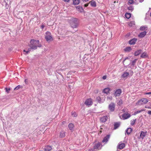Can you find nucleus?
Segmentation results:
<instances>
[{
    "label": "nucleus",
    "instance_id": "1",
    "mask_svg": "<svg viewBox=\"0 0 151 151\" xmlns=\"http://www.w3.org/2000/svg\"><path fill=\"white\" fill-rule=\"evenodd\" d=\"M29 47V51L35 50L37 49V47H41L42 45L40 43V41L38 40L32 39L30 40V43L28 45Z\"/></svg>",
    "mask_w": 151,
    "mask_h": 151
},
{
    "label": "nucleus",
    "instance_id": "2",
    "mask_svg": "<svg viewBox=\"0 0 151 151\" xmlns=\"http://www.w3.org/2000/svg\"><path fill=\"white\" fill-rule=\"evenodd\" d=\"M148 102L147 99L145 98H143L139 100L137 102L136 104L137 105H141L146 104Z\"/></svg>",
    "mask_w": 151,
    "mask_h": 151
},
{
    "label": "nucleus",
    "instance_id": "3",
    "mask_svg": "<svg viewBox=\"0 0 151 151\" xmlns=\"http://www.w3.org/2000/svg\"><path fill=\"white\" fill-rule=\"evenodd\" d=\"M130 114H119V116L122 119L125 120L130 117Z\"/></svg>",
    "mask_w": 151,
    "mask_h": 151
},
{
    "label": "nucleus",
    "instance_id": "4",
    "mask_svg": "<svg viewBox=\"0 0 151 151\" xmlns=\"http://www.w3.org/2000/svg\"><path fill=\"white\" fill-rule=\"evenodd\" d=\"M45 39L47 42H50L52 40V38L51 35V33L49 32H47L46 33Z\"/></svg>",
    "mask_w": 151,
    "mask_h": 151
},
{
    "label": "nucleus",
    "instance_id": "5",
    "mask_svg": "<svg viewBox=\"0 0 151 151\" xmlns=\"http://www.w3.org/2000/svg\"><path fill=\"white\" fill-rule=\"evenodd\" d=\"M71 27L73 28H76V19L72 18L69 21Z\"/></svg>",
    "mask_w": 151,
    "mask_h": 151
},
{
    "label": "nucleus",
    "instance_id": "6",
    "mask_svg": "<svg viewBox=\"0 0 151 151\" xmlns=\"http://www.w3.org/2000/svg\"><path fill=\"white\" fill-rule=\"evenodd\" d=\"M84 104L87 106H90L92 104V101L91 99H86L84 102Z\"/></svg>",
    "mask_w": 151,
    "mask_h": 151
},
{
    "label": "nucleus",
    "instance_id": "7",
    "mask_svg": "<svg viewBox=\"0 0 151 151\" xmlns=\"http://www.w3.org/2000/svg\"><path fill=\"white\" fill-rule=\"evenodd\" d=\"M122 93V90L121 89H119L116 90L114 93V95L115 96H119Z\"/></svg>",
    "mask_w": 151,
    "mask_h": 151
},
{
    "label": "nucleus",
    "instance_id": "8",
    "mask_svg": "<svg viewBox=\"0 0 151 151\" xmlns=\"http://www.w3.org/2000/svg\"><path fill=\"white\" fill-rule=\"evenodd\" d=\"M125 146L124 143L120 142L117 146V148L118 149H122L125 147Z\"/></svg>",
    "mask_w": 151,
    "mask_h": 151
},
{
    "label": "nucleus",
    "instance_id": "9",
    "mask_svg": "<svg viewBox=\"0 0 151 151\" xmlns=\"http://www.w3.org/2000/svg\"><path fill=\"white\" fill-rule=\"evenodd\" d=\"M101 144L99 142H98L94 145L93 147L94 149H98V150L101 148Z\"/></svg>",
    "mask_w": 151,
    "mask_h": 151
},
{
    "label": "nucleus",
    "instance_id": "10",
    "mask_svg": "<svg viewBox=\"0 0 151 151\" xmlns=\"http://www.w3.org/2000/svg\"><path fill=\"white\" fill-rule=\"evenodd\" d=\"M115 104L114 103H111L109 106V108L111 111H113L114 109Z\"/></svg>",
    "mask_w": 151,
    "mask_h": 151
},
{
    "label": "nucleus",
    "instance_id": "11",
    "mask_svg": "<svg viewBox=\"0 0 151 151\" xmlns=\"http://www.w3.org/2000/svg\"><path fill=\"white\" fill-rule=\"evenodd\" d=\"M107 119L108 117L107 116H104L101 117L100 118V120L101 122H106Z\"/></svg>",
    "mask_w": 151,
    "mask_h": 151
},
{
    "label": "nucleus",
    "instance_id": "12",
    "mask_svg": "<svg viewBox=\"0 0 151 151\" xmlns=\"http://www.w3.org/2000/svg\"><path fill=\"white\" fill-rule=\"evenodd\" d=\"M137 41V39L134 38L129 41V44L130 45H134L135 43Z\"/></svg>",
    "mask_w": 151,
    "mask_h": 151
},
{
    "label": "nucleus",
    "instance_id": "13",
    "mask_svg": "<svg viewBox=\"0 0 151 151\" xmlns=\"http://www.w3.org/2000/svg\"><path fill=\"white\" fill-rule=\"evenodd\" d=\"M146 134V132L142 131L139 136L140 138L143 139V138L145 137Z\"/></svg>",
    "mask_w": 151,
    "mask_h": 151
},
{
    "label": "nucleus",
    "instance_id": "14",
    "mask_svg": "<svg viewBox=\"0 0 151 151\" xmlns=\"http://www.w3.org/2000/svg\"><path fill=\"white\" fill-rule=\"evenodd\" d=\"M110 137V136L109 135H107L106 137H105L103 140L102 141V142H105L106 143L108 141Z\"/></svg>",
    "mask_w": 151,
    "mask_h": 151
},
{
    "label": "nucleus",
    "instance_id": "15",
    "mask_svg": "<svg viewBox=\"0 0 151 151\" xmlns=\"http://www.w3.org/2000/svg\"><path fill=\"white\" fill-rule=\"evenodd\" d=\"M146 31L143 32L139 35V37L141 38L143 37L146 35Z\"/></svg>",
    "mask_w": 151,
    "mask_h": 151
},
{
    "label": "nucleus",
    "instance_id": "16",
    "mask_svg": "<svg viewBox=\"0 0 151 151\" xmlns=\"http://www.w3.org/2000/svg\"><path fill=\"white\" fill-rule=\"evenodd\" d=\"M52 149V147L50 146H46L44 148V150L45 151H50Z\"/></svg>",
    "mask_w": 151,
    "mask_h": 151
},
{
    "label": "nucleus",
    "instance_id": "17",
    "mask_svg": "<svg viewBox=\"0 0 151 151\" xmlns=\"http://www.w3.org/2000/svg\"><path fill=\"white\" fill-rule=\"evenodd\" d=\"M76 9L78 10L79 12H84V10L82 7L80 6L76 7Z\"/></svg>",
    "mask_w": 151,
    "mask_h": 151
},
{
    "label": "nucleus",
    "instance_id": "18",
    "mask_svg": "<svg viewBox=\"0 0 151 151\" xmlns=\"http://www.w3.org/2000/svg\"><path fill=\"white\" fill-rule=\"evenodd\" d=\"M68 127L70 130H72L74 129L75 126L73 124L70 123L69 124Z\"/></svg>",
    "mask_w": 151,
    "mask_h": 151
},
{
    "label": "nucleus",
    "instance_id": "19",
    "mask_svg": "<svg viewBox=\"0 0 151 151\" xmlns=\"http://www.w3.org/2000/svg\"><path fill=\"white\" fill-rule=\"evenodd\" d=\"M65 136V132L63 131H61L60 132V136L61 138H63Z\"/></svg>",
    "mask_w": 151,
    "mask_h": 151
},
{
    "label": "nucleus",
    "instance_id": "20",
    "mask_svg": "<svg viewBox=\"0 0 151 151\" xmlns=\"http://www.w3.org/2000/svg\"><path fill=\"white\" fill-rule=\"evenodd\" d=\"M142 50H139L136 51L134 53L135 56H137L140 54L142 52Z\"/></svg>",
    "mask_w": 151,
    "mask_h": 151
},
{
    "label": "nucleus",
    "instance_id": "21",
    "mask_svg": "<svg viewBox=\"0 0 151 151\" xmlns=\"http://www.w3.org/2000/svg\"><path fill=\"white\" fill-rule=\"evenodd\" d=\"M129 73L128 72H124L122 75L123 78H125L129 75Z\"/></svg>",
    "mask_w": 151,
    "mask_h": 151
},
{
    "label": "nucleus",
    "instance_id": "22",
    "mask_svg": "<svg viewBox=\"0 0 151 151\" xmlns=\"http://www.w3.org/2000/svg\"><path fill=\"white\" fill-rule=\"evenodd\" d=\"M132 131V129L130 128H128L126 131V132L128 134H130V133H131V132Z\"/></svg>",
    "mask_w": 151,
    "mask_h": 151
},
{
    "label": "nucleus",
    "instance_id": "23",
    "mask_svg": "<svg viewBox=\"0 0 151 151\" xmlns=\"http://www.w3.org/2000/svg\"><path fill=\"white\" fill-rule=\"evenodd\" d=\"M91 5L92 6L95 7L96 6V3L95 1H91L90 2Z\"/></svg>",
    "mask_w": 151,
    "mask_h": 151
},
{
    "label": "nucleus",
    "instance_id": "24",
    "mask_svg": "<svg viewBox=\"0 0 151 151\" xmlns=\"http://www.w3.org/2000/svg\"><path fill=\"white\" fill-rule=\"evenodd\" d=\"M125 16L128 19L130 17L131 14L130 13H127L125 14Z\"/></svg>",
    "mask_w": 151,
    "mask_h": 151
},
{
    "label": "nucleus",
    "instance_id": "25",
    "mask_svg": "<svg viewBox=\"0 0 151 151\" xmlns=\"http://www.w3.org/2000/svg\"><path fill=\"white\" fill-rule=\"evenodd\" d=\"M109 88H105L104 90L103 91H104V93H108L109 92Z\"/></svg>",
    "mask_w": 151,
    "mask_h": 151
},
{
    "label": "nucleus",
    "instance_id": "26",
    "mask_svg": "<svg viewBox=\"0 0 151 151\" xmlns=\"http://www.w3.org/2000/svg\"><path fill=\"white\" fill-rule=\"evenodd\" d=\"M131 50V49L130 47H127L124 49V51L126 52H129Z\"/></svg>",
    "mask_w": 151,
    "mask_h": 151
},
{
    "label": "nucleus",
    "instance_id": "27",
    "mask_svg": "<svg viewBox=\"0 0 151 151\" xmlns=\"http://www.w3.org/2000/svg\"><path fill=\"white\" fill-rule=\"evenodd\" d=\"M147 56V54L146 53H143L141 55V58H145Z\"/></svg>",
    "mask_w": 151,
    "mask_h": 151
},
{
    "label": "nucleus",
    "instance_id": "28",
    "mask_svg": "<svg viewBox=\"0 0 151 151\" xmlns=\"http://www.w3.org/2000/svg\"><path fill=\"white\" fill-rule=\"evenodd\" d=\"M120 125V124L119 123H115L114 124V129H117L118 127H119Z\"/></svg>",
    "mask_w": 151,
    "mask_h": 151
},
{
    "label": "nucleus",
    "instance_id": "29",
    "mask_svg": "<svg viewBox=\"0 0 151 151\" xmlns=\"http://www.w3.org/2000/svg\"><path fill=\"white\" fill-rule=\"evenodd\" d=\"M137 59H135V60H133L132 62L131 65H132V66L134 65H135V64L136 63V62H137Z\"/></svg>",
    "mask_w": 151,
    "mask_h": 151
},
{
    "label": "nucleus",
    "instance_id": "30",
    "mask_svg": "<svg viewBox=\"0 0 151 151\" xmlns=\"http://www.w3.org/2000/svg\"><path fill=\"white\" fill-rule=\"evenodd\" d=\"M122 104V99H120L119 100L118 102L117 103V104L119 106L121 105Z\"/></svg>",
    "mask_w": 151,
    "mask_h": 151
},
{
    "label": "nucleus",
    "instance_id": "31",
    "mask_svg": "<svg viewBox=\"0 0 151 151\" xmlns=\"http://www.w3.org/2000/svg\"><path fill=\"white\" fill-rule=\"evenodd\" d=\"M147 27L145 26L141 27L140 28V30L142 31L144 30L145 28H147Z\"/></svg>",
    "mask_w": 151,
    "mask_h": 151
},
{
    "label": "nucleus",
    "instance_id": "32",
    "mask_svg": "<svg viewBox=\"0 0 151 151\" xmlns=\"http://www.w3.org/2000/svg\"><path fill=\"white\" fill-rule=\"evenodd\" d=\"M22 86L20 85H18L14 88V90H18L19 88H22Z\"/></svg>",
    "mask_w": 151,
    "mask_h": 151
},
{
    "label": "nucleus",
    "instance_id": "33",
    "mask_svg": "<svg viewBox=\"0 0 151 151\" xmlns=\"http://www.w3.org/2000/svg\"><path fill=\"white\" fill-rule=\"evenodd\" d=\"M6 90V91L8 93L9 92V91L10 90V88H6L5 89Z\"/></svg>",
    "mask_w": 151,
    "mask_h": 151
},
{
    "label": "nucleus",
    "instance_id": "34",
    "mask_svg": "<svg viewBox=\"0 0 151 151\" xmlns=\"http://www.w3.org/2000/svg\"><path fill=\"white\" fill-rule=\"evenodd\" d=\"M128 9L129 10L131 11H132L133 10V9H134L133 7L132 6H130L129 7H128Z\"/></svg>",
    "mask_w": 151,
    "mask_h": 151
},
{
    "label": "nucleus",
    "instance_id": "35",
    "mask_svg": "<svg viewBox=\"0 0 151 151\" xmlns=\"http://www.w3.org/2000/svg\"><path fill=\"white\" fill-rule=\"evenodd\" d=\"M134 3L133 0H129L128 3L129 4H131Z\"/></svg>",
    "mask_w": 151,
    "mask_h": 151
},
{
    "label": "nucleus",
    "instance_id": "36",
    "mask_svg": "<svg viewBox=\"0 0 151 151\" xmlns=\"http://www.w3.org/2000/svg\"><path fill=\"white\" fill-rule=\"evenodd\" d=\"M144 109H142L140 110H138L136 112H135L134 113H139L141 112H142V111H144Z\"/></svg>",
    "mask_w": 151,
    "mask_h": 151
},
{
    "label": "nucleus",
    "instance_id": "37",
    "mask_svg": "<svg viewBox=\"0 0 151 151\" xmlns=\"http://www.w3.org/2000/svg\"><path fill=\"white\" fill-rule=\"evenodd\" d=\"M97 99L98 101V102H100V100L101 99L100 97L99 96H98L97 98Z\"/></svg>",
    "mask_w": 151,
    "mask_h": 151
},
{
    "label": "nucleus",
    "instance_id": "38",
    "mask_svg": "<svg viewBox=\"0 0 151 151\" xmlns=\"http://www.w3.org/2000/svg\"><path fill=\"white\" fill-rule=\"evenodd\" d=\"M80 3L79 0H76V5L79 4Z\"/></svg>",
    "mask_w": 151,
    "mask_h": 151
},
{
    "label": "nucleus",
    "instance_id": "39",
    "mask_svg": "<svg viewBox=\"0 0 151 151\" xmlns=\"http://www.w3.org/2000/svg\"><path fill=\"white\" fill-rule=\"evenodd\" d=\"M134 123H135V121L134 120H133L131 122V124L132 125H133L134 124Z\"/></svg>",
    "mask_w": 151,
    "mask_h": 151
},
{
    "label": "nucleus",
    "instance_id": "40",
    "mask_svg": "<svg viewBox=\"0 0 151 151\" xmlns=\"http://www.w3.org/2000/svg\"><path fill=\"white\" fill-rule=\"evenodd\" d=\"M29 51V48L28 49V50L27 51H26V53H25V54H27L30 51Z\"/></svg>",
    "mask_w": 151,
    "mask_h": 151
},
{
    "label": "nucleus",
    "instance_id": "41",
    "mask_svg": "<svg viewBox=\"0 0 151 151\" xmlns=\"http://www.w3.org/2000/svg\"><path fill=\"white\" fill-rule=\"evenodd\" d=\"M73 4L74 5H76V0H73Z\"/></svg>",
    "mask_w": 151,
    "mask_h": 151
},
{
    "label": "nucleus",
    "instance_id": "42",
    "mask_svg": "<svg viewBox=\"0 0 151 151\" xmlns=\"http://www.w3.org/2000/svg\"><path fill=\"white\" fill-rule=\"evenodd\" d=\"M106 76H104L102 78L104 80V79H106Z\"/></svg>",
    "mask_w": 151,
    "mask_h": 151
},
{
    "label": "nucleus",
    "instance_id": "43",
    "mask_svg": "<svg viewBox=\"0 0 151 151\" xmlns=\"http://www.w3.org/2000/svg\"><path fill=\"white\" fill-rule=\"evenodd\" d=\"M145 94H146V95H147V94H151V92L146 93H145Z\"/></svg>",
    "mask_w": 151,
    "mask_h": 151
},
{
    "label": "nucleus",
    "instance_id": "44",
    "mask_svg": "<svg viewBox=\"0 0 151 151\" xmlns=\"http://www.w3.org/2000/svg\"><path fill=\"white\" fill-rule=\"evenodd\" d=\"M44 27H45V26L44 25H42L41 26V27L42 29H43L44 28Z\"/></svg>",
    "mask_w": 151,
    "mask_h": 151
},
{
    "label": "nucleus",
    "instance_id": "45",
    "mask_svg": "<svg viewBox=\"0 0 151 151\" xmlns=\"http://www.w3.org/2000/svg\"><path fill=\"white\" fill-rule=\"evenodd\" d=\"M88 4H85L84 5V6L85 7H86L87 6H88Z\"/></svg>",
    "mask_w": 151,
    "mask_h": 151
},
{
    "label": "nucleus",
    "instance_id": "46",
    "mask_svg": "<svg viewBox=\"0 0 151 151\" xmlns=\"http://www.w3.org/2000/svg\"><path fill=\"white\" fill-rule=\"evenodd\" d=\"M95 149H90L89 150V151H94V150Z\"/></svg>",
    "mask_w": 151,
    "mask_h": 151
},
{
    "label": "nucleus",
    "instance_id": "47",
    "mask_svg": "<svg viewBox=\"0 0 151 151\" xmlns=\"http://www.w3.org/2000/svg\"><path fill=\"white\" fill-rule=\"evenodd\" d=\"M63 1H64L65 2H68L70 0H63Z\"/></svg>",
    "mask_w": 151,
    "mask_h": 151
},
{
    "label": "nucleus",
    "instance_id": "48",
    "mask_svg": "<svg viewBox=\"0 0 151 151\" xmlns=\"http://www.w3.org/2000/svg\"><path fill=\"white\" fill-rule=\"evenodd\" d=\"M89 0H82V1H85V2H86L87 1H88Z\"/></svg>",
    "mask_w": 151,
    "mask_h": 151
},
{
    "label": "nucleus",
    "instance_id": "49",
    "mask_svg": "<svg viewBox=\"0 0 151 151\" xmlns=\"http://www.w3.org/2000/svg\"><path fill=\"white\" fill-rule=\"evenodd\" d=\"M127 59H128V58H125V59L124 60V63H125V62L126 60Z\"/></svg>",
    "mask_w": 151,
    "mask_h": 151
},
{
    "label": "nucleus",
    "instance_id": "50",
    "mask_svg": "<svg viewBox=\"0 0 151 151\" xmlns=\"http://www.w3.org/2000/svg\"><path fill=\"white\" fill-rule=\"evenodd\" d=\"M143 1V0H139V2H142Z\"/></svg>",
    "mask_w": 151,
    "mask_h": 151
},
{
    "label": "nucleus",
    "instance_id": "51",
    "mask_svg": "<svg viewBox=\"0 0 151 151\" xmlns=\"http://www.w3.org/2000/svg\"><path fill=\"white\" fill-rule=\"evenodd\" d=\"M148 114H149V113H151V111H148Z\"/></svg>",
    "mask_w": 151,
    "mask_h": 151
},
{
    "label": "nucleus",
    "instance_id": "52",
    "mask_svg": "<svg viewBox=\"0 0 151 151\" xmlns=\"http://www.w3.org/2000/svg\"><path fill=\"white\" fill-rule=\"evenodd\" d=\"M101 132H102L101 131V130H100V133H99V134H101Z\"/></svg>",
    "mask_w": 151,
    "mask_h": 151
},
{
    "label": "nucleus",
    "instance_id": "53",
    "mask_svg": "<svg viewBox=\"0 0 151 151\" xmlns=\"http://www.w3.org/2000/svg\"><path fill=\"white\" fill-rule=\"evenodd\" d=\"M131 23H129V26H131Z\"/></svg>",
    "mask_w": 151,
    "mask_h": 151
},
{
    "label": "nucleus",
    "instance_id": "54",
    "mask_svg": "<svg viewBox=\"0 0 151 151\" xmlns=\"http://www.w3.org/2000/svg\"><path fill=\"white\" fill-rule=\"evenodd\" d=\"M26 51L25 50H23V51L24 52H26Z\"/></svg>",
    "mask_w": 151,
    "mask_h": 151
},
{
    "label": "nucleus",
    "instance_id": "55",
    "mask_svg": "<svg viewBox=\"0 0 151 151\" xmlns=\"http://www.w3.org/2000/svg\"><path fill=\"white\" fill-rule=\"evenodd\" d=\"M101 129H103L101 127Z\"/></svg>",
    "mask_w": 151,
    "mask_h": 151
},
{
    "label": "nucleus",
    "instance_id": "56",
    "mask_svg": "<svg viewBox=\"0 0 151 151\" xmlns=\"http://www.w3.org/2000/svg\"><path fill=\"white\" fill-rule=\"evenodd\" d=\"M150 16L151 17V13L150 14Z\"/></svg>",
    "mask_w": 151,
    "mask_h": 151
}]
</instances>
